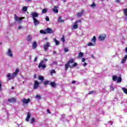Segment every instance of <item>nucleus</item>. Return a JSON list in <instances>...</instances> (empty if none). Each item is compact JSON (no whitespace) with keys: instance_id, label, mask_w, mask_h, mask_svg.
<instances>
[{"instance_id":"a878e982","label":"nucleus","mask_w":127,"mask_h":127,"mask_svg":"<svg viewBox=\"0 0 127 127\" xmlns=\"http://www.w3.org/2000/svg\"><path fill=\"white\" fill-rule=\"evenodd\" d=\"M54 41L56 42V45H59V44H60V43L56 39V38H54Z\"/></svg>"},{"instance_id":"680f3d73","label":"nucleus","mask_w":127,"mask_h":127,"mask_svg":"<svg viewBox=\"0 0 127 127\" xmlns=\"http://www.w3.org/2000/svg\"><path fill=\"white\" fill-rule=\"evenodd\" d=\"M13 89H14V87L13 86H12V87H11V89H12V90H13Z\"/></svg>"},{"instance_id":"9b49d317","label":"nucleus","mask_w":127,"mask_h":127,"mask_svg":"<svg viewBox=\"0 0 127 127\" xmlns=\"http://www.w3.org/2000/svg\"><path fill=\"white\" fill-rule=\"evenodd\" d=\"M7 54L9 57H13L12 52H11V50H10V49H8V52L7 53Z\"/></svg>"},{"instance_id":"f8f14e48","label":"nucleus","mask_w":127,"mask_h":127,"mask_svg":"<svg viewBox=\"0 0 127 127\" xmlns=\"http://www.w3.org/2000/svg\"><path fill=\"white\" fill-rule=\"evenodd\" d=\"M58 20L59 23H62V22H64V21H65L64 20L62 19V16H59V18H58Z\"/></svg>"},{"instance_id":"b1692460","label":"nucleus","mask_w":127,"mask_h":127,"mask_svg":"<svg viewBox=\"0 0 127 127\" xmlns=\"http://www.w3.org/2000/svg\"><path fill=\"white\" fill-rule=\"evenodd\" d=\"M112 79L113 80V81H117V80H118V77H117V75H114L112 76Z\"/></svg>"},{"instance_id":"473e14b6","label":"nucleus","mask_w":127,"mask_h":127,"mask_svg":"<svg viewBox=\"0 0 127 127\" xmlns=\"http://www.w3.org/2000/svg\"><path fill=\"white\" fill-rule=\"evenodd\" d=\"M122 90H123L124 92L125 93V94H127V89L125 88V87H123L122 88Z\"/></svg>"},{"instance_id":"8fccbe9b","label":"nucleus","mask_w":127,"mask_h":127,"mask_svg":"<svg viewBox=\"0 0 127 127\" xmlns=\"http://www.w3.org/2000/svg\"><path fill=\"white\" fill-rule=\"evenodd\" d=\"M18 29H21L22 28V27L21 26H19L18 27Z\"/></svg>"},{"instance_id":"f03ea898","label":"nucleus","mask_w":127,"mask_h":127,"mask_svg":"<svg viewBox=\"0 0 127 127\" xmlns=\"http://www.w3.org/2000/svg\"><path fill=\"white\" fill-rule=\"evenodd\" d=\"M38 68H39V69H45V68H46V65L45 64H44V61H41L40 63L39 64Z\"/></svg>"},{"instance_id":"4c0bfd02","label":"nucleus","mask_w":127,"mask_h":127,"mask_svg":"<svg viewBox=\"0 0 127 127\" xmlns=\"http://www.w3.org/2000/svg\"><path fill=\"white\" fill-rule=\"evenodd\" d=\"M126 61H127V60H126V59L124 58V59L122 60L121 63H122V64H124V63H126Z\"/></svg>"},{"instance_id":"e2e57ef3","label":"nucleus","mask_w":127,"mask_h":127,"mask_svg":"<svg viewBox=\"0 0 127 127\" xmlns=\"http://www.w3.org/2000/svg\"><path fill=\"white\" fill-rule=\"evenodd\" d=\"M64 2H66V0H63Z\"/></svg>"},{"instance_id":"c756f323","label":"nucleus","mask_w":127,"mask_h":127,"mask_svg":"<svg viewBox=\"0 0 127 127\" xmlns=\"http://www.w3.org/2000/svg\"><path fill=\"white\" fill-rule=\"evenodd\" d=\"M50 81H48V80H46L44 82V85H50Z\"/></svg>"},{"instance_id":"412c9836","label":"nucleus","mask_w":127,"mask_h":127,"mask_svg":"<svg viewBox=\"0 0 127 127\" xmlns=\"http://www.w3.org/2000/svg\"><path fill=\"white\" fill-rule=\"evenodd\" d=\"M18 72H19V69H18V68H16L15 71L13 72V75L16 76V75H17V74L18 73Z\"/></svg>"},{"instance_id":"0eeeda50","label":"nucleus","mask_w":127,"mask_h":127,"mask_svg":"<svg viewBox=\"0 0 127 127\" xmlns=\"http://www.w3.org/2000/svg\"><path fill=\"white\" fill-rule=\"evenodd\" d=\"M39 86V82L37 81V80H35L34 81V86H33V89L36 90L38 88Z\"/></svg>"},{"instance_id":"4be33fe9","label":"nucleus","mask_w":127,"mask_h":127,"mask_svg":"<svg viewBox=\"0 0 127 127\" xmlns=\"http://www.w3.org/2000/svg\"><path fill=\"white\" fill-rule=\"evenodd\" d=\"M57 8H58V7L55 6L53 8V10L56 13H58V9H57Z\"/></svg>"},{"instance_id":"a211bd4d","label":"nucleus","mask_w":127,"mask_h":127,"mask_svg":"<svg viewBox=\"0 0 127 127\" xmlns=\"http://www.w3.org/2000/svg\"><path fill=\"white\" fill-rule=\"evenodd\" d=\"M32 45L33 49H36V47H37V43L36 41H35L33 43Z\"/></svg>"},{"instance_id":"f257e3e1","label":"nucleus","mask_w":127,"mask_h":127,"mask_svg":"<svg viewBox=\"0 0 127 127\" xmlns=\"http://www.w3.org/2000/svg\"><path fill=\"white\" fill-rule=\"evenodd\" d=\"M74 60H75L74 59H71L67 61L64 65L65 71H67L68 68H73V67H76L78 66V64L77 63H74ZM72 63H73V64L71 65H70V64H72Z\"/></svg>"},{"instance_id":"49530a36","label":"nucleus","mask_w":127,"mask_h":127,"mask_svg":"<svg viewBox=\"0 0 127 127\" xmlns=\"http://www.w3.org/2000/svg\"><path fill=\"white\" fill-rule=\"evenodd\" d=\"M47 113H48L49 114H51V112H50V110H49V109H47Z\"/></svg>"},{"instance_id":"7ed1b4c3","label":"nucleus","mask_w":127,"mask_h":127,"mask_svg":"<svg viewBox=\"0 0 127 127\" xmlns=\"http://www.w3.org/2000/svg\"><path fill=\"white\" fill-rule=\"evenodd\" d=\"M24 18H25L24 17H21L19 18L16 14L14 15V20H15V21H19V22H20V21H21V20L24 19Z\"/></svg>"},{"instance_id":"052dcab7","label":"nucleus","mask_w":127,"mask_h":127,"mask_svg":"<svg viewBox=\"0 0 127 127\" xmlns=\"http://www.w3.org/2000/svg\"><path fill=\"white\" fill-rule=\"evenodd\" d=\"M125 51H126V52H127V47L126 48Z\"/></svg>"},{"instance_id":"774afa93","label":"nucleus","mask_w":127,"mask_h":127,"mask_svg":"<svg viewBox=\"0 0 127 127\" xmlns=\"http://www.w3.org/2000/svg\"><path fill=\"white\" fill-rule=\"evenodd\" d=\"M54 54L56 53V51H55L54 52Z\"/></svg>"},{"instance_id":"393cba45","label":"nucleus","mask_w":127,"mask_h":127,"mask_svg":"<svg viewBox=\"0 0 127 127\" xmlns=\"http://www.w3.org/2000/svg\"><path fill=\"white\" fill-rule=\"evenodd\" d=\"M39 80H40L41 81H44V77L40 75L38 76Z\"/></svg>"},{"instance_id":"2f4dec72","label":"nucleus","mask_w":127,"mask_h":127,"mask_svg":"<svg viewBox=\"0 0 127 127\" xmlns=\"http://www.w3.org/2000/svg\"><path fill=\"white\" fill-rule=\"evenodd\" d=\"M46 12H47V9L44 8L42 9V13H46Z\"/></svg>"},{"instance_id":"9d476101","label":"nucleus","mask_w":127,"mask_h":127,"mask_svg":"<svg viewBox=\"0 0 127 127\" xmlns=\"http://www.w3.org/2000/svg\"><path fill=\"white\" fill-rule=\"evenodd\" d=\"M31 15L32 16L33 19H36V17H37L39 15V14L37 12H33L31 13Z\"/></svg>"},{"instance_id":"aec40b11","label":"nucleus","mask_w":127,"mask_h":127,"mask_svg":"<svg viewBox=\"0 0 127 127\" xmlns=\"http://www.w3.org/2000/svg\"><path fill=\"white\" fill-rule=\"evenodd\" d=\"M84 56V53L82 52H79L78 54V58H82Z\"/></svg>"},{"instance_id":"6ab92c4d","label":"nucleus","mask_w":127,"mask_h":127,"mask_svg":"<svg viewBox=\"0 0 127 127\" xmlns=\"http://www.w3.org/2000/svg\"><path fill=\"white\" fill-rule=\"evenodd\" d=\"M50 85L53 87V88H55V87H56V83H55V82H51L50 83Z\"/></svg>"},{"instance_id":"c85d7f7f","label":"nucleus","mask_w":127,"mask_h":127,"mask_svg":"<svg viewBox=\"0 0 127 127\" xmlns=\"http://www.w3.org/2000/svg\"><path fill=\"white\" fill-rule=\"evenodd\" d=\"M40 33H41L42 34H47L46 33V31H44L43 30H41L40 31Z\"/></svg>"},{"instance_id":"09e8293b","label":"nucleus","mask_w":127,"mask_h":127,"mask_svg":"<svg viewBox=\"0 0 127 127\" xmlns=\"http://www.w3.org/2000/svg\"><path fill=\"white\" fill-rule=\"evenodd\" d=\"M76 81L75 80H73V81H72L71 83L72 84H75L76 83Z\"/></svg>"},{"instance_id":"e433bc0d","label":"nucleus","mask_w":127,"mask_h":127,"mask_svg":"<svg viewBox=\"0 0 127 127\" xmlns=\"http://www.w3.org/2000/svg\"><path fill=\"white\" fill-rule=\"evenodd\" d=\"M35 119L34 118H33L31 120V124H33V123H35Z\"/></svg>"},{"instance_id":"a18cd8bd","label":"nucleus","mask_w":127,"mask_h":127,"mask_svg":"<svg viewBox=\"0 0 127 127\" xmlns=\"http://www.w3.org/2000/svg\"><path fill=\"white\" fill-rule=\"evenodd\" d=\"M85 60H86V59H85V58H83L82 59V62H85Z\"/></svg>"},{"instance_id":"3c124183","label":"nucleus","mask_w":127,"mask_h":127,"mask_svg":"<svg viewBox=\"0 0 127 127\" xmlns=\"http://www.w3.org/2000/svg\"><path fill=\"white\" fill-rule=\"evenodd\" d=\"M0 89H1V81H0Z\"/></svg>"},{"instance_id":"de8ad7c7","label":"nucleus","mask_w":127,"mask_h":127,"mask_svg":"<svg viewBox=\"0 0 127 127\" xmlns=\"http://www.w3.org/2000/svg\"><path fill=\"white\" fill-rule=\"evenodd\" d=\"M37 61V57H35L34 61L35 62Z\"/></svg>"},{"instance_id":"79ce46f5","label":"nucleus","mask_w":127,"mask_h":127,"mask_svg":"<svg viewBox=\"0 0 127 127\" xmlns=\"http://www.w3.org/2000/svg\"><path fill=\"white\" fill-rule=\"evenodd\" d=\"M115 90V88L113 86H110V91H114Z\"/></svg>"},{"instance_id":"c9c22d12","label":"nucleus","mask_w":127,"mask_h":127,"mask_svg":"<svg viewBox=\"0 0 127 127\" xmlns=\"http://www.w3.org/2000/svg\"><path fill=\"white\" fill-rule=\"evenodd\" d=\"M90 6L91 7H96V4L93 2V3L90 5Z\"/></svg>"},{"instance_id":"dca6fc26","label":"nucleus","mask_w":127,"mask_h":127,"mask_svg":"<svg viewBox=\"0 0 127 127\" xmlns=\"http://www.w3.org/2000/svg\"><path fill=\"white\" fill-rule=\"evenodd\" d=\"M83 13H84V10H82L81 12H78L76 14V15L77 16V17H81V16L83 15Z\"/></svg>"},{"instance_id":"603ef678","label":"nucleus","mask_w":127,"mask_h":127,"mask_svg":"<svg viewBox=\"0 0 127 127\" xmlns=\"http://www.w3.org/2000/svg\"><path fill=\"white\" fill-rule=\"evenodd\" d=\"M48 61V60L47 59H45V63H46Z\"/></svg>"},{"instance_id":"4d7b16f0","label":"nucleus","mask_w":127,"mask_h":127,"mask_svg":"<svg viewBox=\"0 0 127 127\" xmlns=\"http://www.w3.org/2000/svg\"><path fill=\"white\" fill-rule=\"evenodd\" d=\"M116 2L119 3L120 2V0H116Z\"/></svg>"},{"instance_id":"5fc2aeb1","label":"nucleus","mask_w":127,"mask_h":127,"mask_svg":"<svg viewBox=\"0 0 127 127\" xmlns=\"http://www.w3.org/2000/svg\"><path fill=\"white\" fill-rule=\"evenodd\" d=\"M91 57H92V58H95L94 55H91Z\"/></svg>"},{"instance_id":"37998d69","label":"nucleus","mask_w":127,"mask_h":127,"mask_svg":"<svg viewBox=\"0 0 127 127\" xmlns=\"http://www.w3.org/2000/svg\"><path fill=\"white\" fill-rule=\"evenodd\" d=\"M64 52H68V48H65L64 49Z\"/></svg>"},{"instance_id":"39448f33","label":"nucleus","mask_w":127,"mask_h":127,"mask_svg":"<svg viewBox=\"0 0 127 127\" xmlns=\"http://www.w3.org/2000/svg\"><path fill=\"white\" fill-rule=\"evenodd\" d=\"M45 31L47 33V34H51V33H53V32H54V31H53V29L50 28H47L45 29Z\"/></svg>"},{"instance_id":"cd10ccee","label":"nucleus","mask_w":127,"mask_h":127,"mask_svg":"<svg viewBox=\"0 0 127 127\" xmlns=\"http://www.w3.org/2000/svg\"><path fill=\"white\" fill-rule=\"evenodd\" d=\"M122 82V77H119L117 78V83H121Z\"/></svg>"},{"instance_id":"6e6d98bb","label":"nucleus","mask_w":127,"mask_h":127,"mask_svg":"<svg viewBox=\"0 0 127 127\" xmlns=\"http://www.w3.org/2000/svg\"><path fill=\"white\" fill-rule=\"evenodd\" d=\"M7 77H10V73L8 74L7 75Z\"/></svg>"},{"instance_id":"c03bdc74","label":"nucleus","mask_w":127,"mask_h":127,"mask_svg":"<svg viewBox=\"0 0 127 127\" xmlns=\"http://www.w3.org/2000/svg\"><path fill=\"white\" fill-rule=\"evenodd\" d=\"M46 21H49L50 19H49V18L48 16H47L46 17Z\"/></svg>"},{"instance_id":"1a4fd4ad","label":"nucleus","mask_w":127,"mask_h":127,"mask_svg":"<svg viewBox=\"0 0 127 127\" xmlns=\"http://www.w3.org/2000/svg\"><path fill=\"white\" fill-rule=\"evenodd\" d=\"M7 101L9 103H16V99L14 97L8 99Z\"/></svg>"},{"instance_id":"f704fd0d","label":"nucleus","mask_w":127,"mask_h":127,"mask_svg":"<svg viewBox=\"0 0 127 127\" xmlns=\"http://www.w3.org/2000/svg\"><path fill=\"white\" fill-rule=\"evenodd\" d=\"M23 11H26L27 10V6H24L22 8Z\"/></svg>"},{"instance_id":"2eb2a0df","label":"nucleus","mask_w":127,"mask_h":127,"mask_svg":"<svg viewBox=\"0 0 127 127\" xmlns=\"http://www.w3.org/2000/svg\"><path fill=\"white\" fill-rule=\"evenodd\" d=\"M32 39V37L31 36V35H29L27 36L26 40H27V41H28V42H30V41H31Z\"/></svg>"},{"instance_id":"13d9d810","label":"nucleus","mask_w":127,"mask_h":127,"mask_svg":"<svg viewBox=\"0 0 127 127\" xmlns=\"http://www.w3.org/2000/svg\"><path fill=\"white\" fill-rule=\"evenodd\" d=\"M76 21H78V22H82V20H78Z\"/></svg>"},{"instance_id":"f3484780","label":"nucleus","mask_w":127,"mask_h":127,"mask_svg":"<svg viewBox=\"0 0 127 127\" xmlns=\"http://www.w3.org/2000/svg\"><path fill=\"white\" fill-rule=\"evenodd\" d=\"M77 23H78V21H76L74 23L73 26V28H74V29H77V28H78V25Z\"/></svg>"},{"instance_id":"ddd939ff","label":"nucleus","mask_w":127,"mask_h":127,"mask_svg":"<svg viewBox=\"0 0 127 127\" xmlns=\"http://www.w3.org/2000/svg\"><path fill=\"white\" fill-rule=\"evenodd\" d=\"M30 117H31V115L30 112H28L27 117L26 118V122H29V119H30Z\"/></svg>"},{"instance_id":"bf43d9fd","label":"nucleus","mask_w":127,"mask_h":127,"mask_svg":"<svg viewBox=\"0 0 127 127\" xmlns=\"http://www.w3.org/2000/svg\"><path fill=\"white\" fill-rule=\"evenodd\" d=\"M124 59L127 60V55L125 56Z\"/></svg>"},{"instance_id":"a19ab883","label":"nucleus","mask_w":127,"mask_h":127,"mask_svg":"<svg viewBox=\"0 0 127 127\" xmlns=\"http://www.w3.org/2000/svg\"><path fill=\"white\" fill-rule=\"evenodd\" d=\"M61 40L62 42H65V38H64V37H63L61 39Z\"/></svg>"},{"instance_id":"69168bd1","label":"nucleus","mask_w":127,"mask_h":127,"mask_svg":"<svg viewBox=\"0 0 127 127\" xmlns=\"http://www.w3.org/2000/svg\"><path fill=\"white\" fill-rule=\"evenodd\" d=\"M124 19H125V20H127V17L125 18Z\"/></svg>"},{"instance_id":"864d4df0","label":"nucleus","mask_w":127,"mask_h":127,"mask_svg":"<svg viewBox=\"0 0 127 127\" xmlns=\"http://www.w3.org/2000/svg\"><path fill=\"white\" fill-rule=\"evenodd\" d=\"M86 65H87V63H84L83 64V66H86Z\"/></svg>"},{"instance_id":"6e6552de","label":"nucleus","mask_w":127,"mask_h":127,"mask_svg":"<svg viewBox=\"0 0 127 127\" xmlns=\"http://www.w3.org/2000/svg\"><path fill=\"white\" fill-rule=\"evenodd\" d=\"M106 34L100 35L98 38L101 41H103V40H105V39H106Z\"/></svg>"},{"instance_id":"4468645a","label":"nucleus","mask_w":127,"mask_h":127,"mask_svg":"<svg viewBox=\"0 0 127 127\" xmlns=\"http://www.w3.org/2000/svg\"><path fill=\"white\" fill-rule=\"evenodd\" d=\"M33 20L34 21V25L36 26V25H38V24H39V21H38V20L36 19H33Z\"/></svg>"},{"instance_id":"bb28decb","label":"nucleus","mask_w":127,"mask_h":127,"mask_svg":"<svg viewBox=\"0 0 127 127\" xmlns=\"http://www.w3.org/2000/svg\"><path fill=\"white\" fill-rule=\"evenodd\" d=\"M96 36H94L92 39L91 41L93 42V43H96Z\"/></svg>"},{"instance_id":"ea45409f","label":"nucleus","mask_w":127,"mask_h":127,"mask_svg":"<svg viewBox=\"0 0 127 127\" xmlns=\"http://www.w3.org/2000/svg\"><path fill=\"white\" fill-rule=\"evenodd\" d=\"M36 98L37 99H38L39 100H40V99H41V96L40 95H37L36 96Z\"/></svg>"},{"instance_id":"7c9ffc66","label":"nucleus","mask_w":127,"mask_h":127,"mask_svg":"<svg viewBox=\"0 0 127 127\" xmlns=\"http://www.w3.org/2000/svg\"><path fill=\"white\" fill-rule=\"evenodd\" d=\"M50 73H51V75H52V74L56 73V71L55 69H53L50 71Z\"/></svg>"},{"instance_id":"58836bf2","label":"nucleus","mask_w":127,"mask_h":127,"mask_svg":"<svg viewBox=\"0 0 127 127\" xmlns=\"http://www.w3.org/2000/svg\"><path fill=\"white\" fill-rule=\"evenodd\" d=\"M87 45L88 46H94V44H93L92 42H89L88 43Z\"/></svg>"},{"instance_id":"0e129e2a","label":"nucleus","mask_w":127,"mask_h":127,"mask_svg":"<svg viewBox=\"0 0 127 127\" xmlns=\"http://www.w3.org/2000/svg\"><path fill=\"white\" fill-rule=\"evenodd\" d=\"M48 38H45V40H48Z\"/></svg>"},{"instance_id":"72a5a7b5","label":"nucleus","mask_w":127,"mask_h":127,"mask_svg":"<svg viewBox=\"0 0 127 127\" xmlns=\"http://www.w3.org/2000/svg\"><path fill=\"white\" fill-rule=\"evenodd\" d=\"M96 90H93V91H91L88 93V95H91V94H94L95 93H96Z\"/></svg>"},{"instance_id":"423d86ee","label":"nucleus","mask_w":127,"mask_h":127,"mask_svg":"<svg viewBox=\"0 0 127 127\" xmlns=\"http://www.w3.org/2000/svg\"><path fill=\"white\" fill-rule=\"evenodd\" d=\"M21 101L23 104H28L30 103V98H28L27 99L23 98Z\"/></svg>"},{"instance_id":"5701e85b","label":"nucleus","mask_w":127,"mask_h":127,"mask_svg":"<svg viewBox=\"0 0 127 127\" xmlns=\"http://www.w3.org/2000/svg\"><path fill=\"white\" fill-rule=\"evenodd\" d=\"M124 14L125 16H127V8L123 9Z\"/></svg>"},{"instance_id":"20e7f679","label":"nucleus","mask_w":127,"mask_h":127,"mask_svg":"<svg viewBox=\"0 0 127 127\" xmlns=\"http://www.w3.org/2000/svg\"><path fill=\"white\" fill-rule=\"evenodd\" d=\"M49 47H50V43L47 42L44 45V50L45 51H47Z\"/></svg>"},{"instance_id":"338daca9","label":"nucleus","mask_w":127,"mask_h":127,"mask_svg":"<svg viewBox=\"0 0 127 127\" xmlns=\"http://www.w3.org/2000/svg\"><path fill=\"white\" fill-rule=\"evenodd\" d=\"M11 78H8V80H11Z\"/></svg>"}]
</instances>
